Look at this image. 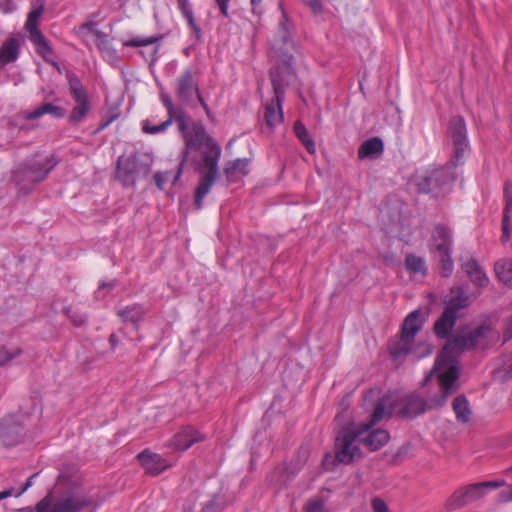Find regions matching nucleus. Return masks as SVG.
Returning a JSON list of instances; mask_svg holds the SVG:
<instances>
[{
  "instance_id": "f257e3e1",
  "label": "nucleus",
  "mask_w": 512,
  "mask_h": 512,
  "mask_svg": "<svg viewBox=\"0 0 512 512\" xmlns=\"http://www.w3.org/2000/svg\"><path fill=\"white\" fill-rule=\"evenodd\" d=\"M178 131L184 142L174 181H178L183 173L184 166L191 162L195 170L202 174L195 192V207L202 208V200L209 193L218 175V162L222 149L220 145L206 131L205 127L192 121L184 112L175 116Z\"/></svg>"
},
{
  "instance_id": "f03ea898",
  "label": "nucleus",
  "mask_w": 512,
  "mask_h": 512,
  "mask_svg": "<svg viewBox=\"0 0 512 512\" xmlns=\"http://www.w3.org/2000/svg\"><path fill=\"white\" fill-rule=\"evenodd\" d=\"M493 330L481 325L473 330H465L448 340L438 355L432 372L437 373L441 391L427 402L428 409L444 406L448 397L455 391L459 377L457 357L464 350L486 348L494 340Z\"/></svg>"
},
{
  "instance_id": "7ed1b4c3",
  "label": "nucleus",
  "mask_w": 512,
  "mask_h": 512,
  "mask_svg": "<svg viewBox=\"0 0 512 512\" xmlns=\"http://www.w3.org/2000/svg\"><path fill=\"white\" fill-rule=\"evenodd\" d=\"M100 502L91 493V490L81 486L72 485L62 495L53 501L52 493L49 492L38 502L40 512H81L89 508H97Z\"/></svg>"
},
{
  "instance_id": "20e7f679",
  "label": "nucleus",
  "mask_w": 512,
  "mask_h": 512,
  "mask_svg": "<svg viewBox=\"0 0 512 512\" xmlns=\"http://www.w3.org/2000/svg\"><path fill=\"white\" fill-rule=\"evenodd\" d=\"M292 74L289 65L274 68L270 72L275 96L265 105L264 120L271 130L283 122L282 104L284 102L285 85Z\"/></svg>"
},
{
  "instance_id": "39448f33",
  "label": "nucleus",
  "mask_w": 512,
  "mask_h": 512,
  "mask_svg": "<svg viewBox=\"0 0 512 512\" xmlns=\"http://www.w3.org/2000/svg\"><path fill=\"white\" fill-rule=\"evenodd\" d=\"M453 234L449 227L437 224L431 231L428 248L431 256L439 263L440 274L449 277L454 269L452 259Z\"/></svg>"
},
{
  "instance_id": "423d86ee",
  "label": "nucleus",
  "mask_w": 512,
  "mask_h": 512,
  "mask_svg": "<svg viewBox=\"0 0 512 512\" xmlns=\"http://www.w3.org/2000/svg\"><path fill=\"white\" fill-rule=\"evenodd\" d=\"M57 165L53 155H35L33 158L17 166L13 171L14 181L23 187L33 186L46 179Z\"/></svg>"
},
{
  "instance_id": "0eeeda50",
  "label": "nucleus",
  "mask_w": 512,
  "mask_h": 512,
  "mask_svg": "<svg viewBox=\"0 0 512 512\" xmlns=\"http://www.w3.org/2000/svg\"><path fill=\"white\" fill-rule=\"evenodd\" d=\"M366 433L359 425L343 429L336 437L335 456L344 464H350L362 457L359 447L361 436Z\"/></svg>"
},
{
  "instance_id": "6e6552de",
  "label": "nucleus",
  "mask_w": 512,
  "mask_h": 512,
  "mask_svg": "<svg viewBox=\"0 0 512 512\" xmlns=\"http://www.w3.org/2000/svg\"><path fill=\"white\" fill-rule=\"evenodd\" d=\"M455 179L454 164L427 170L419 177L417 185L424 193L439 194L445 191Z\"/></svg>"
},
{
  "instance_id": "1a4fd4ad",
  "label": "nucleus",
  "mask_w": 512,
  "mask_h": 512,
  "mask_svg": "<svg viewBox=\"0 0 512 512\" xmlns=\"http://www.w3.org/2000/svg\"><path fill=\"white\" fill-rule=\"evenodd\" d=\"M67 78L69 92L73 100L76 102V105L72 108L68 116V121L72 125H77L86 118L91 110V104L80 79L73 73L68 74Z\"/></svg>"
},
{
  "instance_id": "9d476101",
  "label": "nucleus",
  "mask_w": 512,
  "mask_h": 512,
  "mask_svg": "<svg viewBox=\"0 0 512 512\" xmlns=\"http://www.w3.org/2000/svg\"><path fill=\"white\" fill-rule=\"evenodd\" d=\"M43 11V5L34 7L28 14L25 29L29 33V39L35 46L37 53L41 55L46 62H51L53 65H56L55 62L51 61V56L53 54L52 48L45 36L38 29L39 19L43 14Z\"/></svg>"
},
{
  "instance_id": "9b49d317",
  "label": "nucleus",
  "mask_w": 512,
  "mask_h": 512,
  "mask_svg": "<svg viewBox=\"0 0 512 512\" xmlns=\"http://www.w3.org/2000/svg\"><path fill=\"white\" fill-rule=\"evenodd\" d=\"M145 174L148 168L142 166L136 155L129 157L120 156L116 165V179L124 186H135L141 172Z\"/></svg>"
},
{
  "instance_id": "f8f14e48",
  "label": "nucleus",
  "mask_w": 512,
  "mask_h": 512,
  "mask_svg": "<svg viewBox=\"0 0 512 512\" xmlns=\"http://www.w3.org/2000/svg\"><path fill=\"white\" fill-rule=\"evenodd\" d=\"M449 133L455 149V158L458 162L468 147L466 124L462 117L455 116L450 120Z\"/></svg>"
},
{
  "instance_id": "ddd939ff",
  "label": "nucleus",
  "mask_w": 512,
  "mask_h": 512,
  "mask_svg": "<svg viewBox=\"0 0 512 512\" xmlns=\"http://www.w3.org/2000/svg\"><path fill=\"white\" fill-rule=\"evenodd\" d=\"M205 440V435L193 427L187 426L181 429L170 440L169 445L176 450L185 451L195 443Z\"/></svg>"
},
{
  "instance_id": "4468645a",
  "label": "nucleus",
  "mask_w": 512,
  "mask_h": 512,
  "mask_svg": "<svg viewBox=\"0 0 512 512\" xmlns=\"http://www.w3.org/2000/svg\"><path fill=\"white\" fill-rule=\"evenodd\" d=\"M199 87L194 80V72L191 69H185L176 80V95L183 101L188 103L194 93H198Z\"/></svg>"
},
{
  "instance_id": "2eb2a0df",
  "label": "nucleus",
  "mask_w": 512,
  "mask_h": 512,
  "mask_svg": "<svg viewBox=\"0 0 512 512\" xmlns=\"http://www.w3.org/2000/svg\"><path fill=\"white\" fill-rule=\"evenodd\" d=\"M399 404V414L402 417L413 419L426 411L427 402L419 395L415 393L407 394L403 396Z\"/></svg>"
},
{
  "instance_id": "dca6fc26",
  "label": "nucleus",
  "mask_w": 512,
  "mask_h": 512,
  "mask_svg": "<svg viewBox=\"0 0 512 512\" xmlns=\"http://www.w3.org/2000/svg\"><path fill=\"white\" fill-rule=\"evenodd\" d=\"M142 466L146 472L152 475H158L170 465L161 455L144 450L138 454Z\"/></svg>"
},
{
  "instance_id": "f3484780",
  "label": "nucleus",
  "mask_w": 512,
  "mask_h": 512,
  "mask_svg": "<svg viewBox=\"0 0 512 512\" xmlns=\"http://www.w3.org/2000/svg\"><path fill=\"white\" fill-rule=\"evenodd\" d=\"M505 207L501 225V241L506 243L510 239L512 230V182H507L504 188Z\"/></svg>"
},
{
  "instance_id": "a211bd4d",
  "label": "nucleus",
  "mask_w": 512,
  "mask_h": 512,
  "mask_svg": "<svg viewBox=\"0 0 512 512\" xmlns=\"http://www.w3.org/2000/svg\"><path fill=\"white\" fill-rule=\"evenodd\" d=\"M392 411V398L390 395L384 396L380 399L373 411L371 419L366 423L359 424V426L365 431H369L374 425L383 420L386 416H389Z\"/></svg>"
},
{
  "instance_id": "6ab92c4d",
  "label": "nucleus",
  "mask_w": 512,
  "mask_h": 512,
  "mask_svg": "<svg viewBox=\"0 0 512 512\" xmlns=\"http://www.w3.org/2000/svg\"><path fill=\"white\" fill-rule=\"evenodd\" d=\"M21 52V41L16 37H9L3 41L0 46V65L5 66L7 64L15 62Z\"/></svg>"
},
{
  "instance_id": "aec40b11",
  "label": "nucleus",
  "mask_w": 512,
  "mask_h": 512,
  "mask_svg": "<svg viewBox=\"0 0 512 512\" xmlns=\"http://www.w3.org/2000/svg\"><path fill=\"white\" fill-rule=\"evenodd\" d=\"M506 482L503 479H496L491 481H485L475 484L467 485L464 488L466 495L470 502H474L482 498L489 489H497L505 486Z\"/></svg>"
},
{
  "instance_id": "412c9836",
  "label": "nucleus",
  "mask_w": 512,
  "mask_h": 512,
  "mask_svg": "<svg viewBox=\"0 0 512 512\" xmlns=\"http://www.w3.org/2000/svg\"><path fill=\"white\" fill-rule=\"evenodd\" d=\"M462 268L475 285L479 287H486L489 284V279L486 273L474 258L467 259L462 264Z\"/></svg>"
},
{
  "instance_id": "4be33fe9",
  "label": "nucleus",
  "mask_w": 512,
  "mask_h": 512,
  "mask_svg": "<svg viewBox=\"0 0 512 512\" xmlns=\"http://www.w3.org/2000/svg\"><path fill=\"white\" fill-rule=\"evenodd\" d=\"M366 436H361L362 444L370 451H376L386 445L390 439L389 433L384 429L367 431Z\"/></svg>"
},
{
  "instance_id": "5701e85b",
  "label": "nucleus",
  "mask_w": 512,
  "mask_h": 512,
  "mask_svg": "<svg viewBox=\"0 0 512 512\" xmlns=\"http://www.w3.org/2000/svg\"><path fill=\"white\" fill-rule=\"evenodd\" d=\"M470 304L469 297L460 287H454L450 290L449 299L447 300L446 310H450L453 314L459 316V311L466 308Z\"/></svg>"
},
{
  "instance_id": "b1692460",
  "label": "nucleus",
  "mask_w": 512,
  "mask_h": 512,
  "mask_svg": "<svg viewBox=\"0 0 512 512\" xmlns=\"http://www.w3.org/2000/svg\"><path fill=\"white\" fill-rule=\"evenodd\" d=\"M415 337L402 333L399 339L393 340L389 344V351L394 358H399L413 351Z\"/></svg>"
},
{
  "instance_id": "393cba45",
  "label": "nucleus",
  "mask_w": 512,
  "mask_h": 512,
  "mask_svg": "<svg viewBox=\"0 0 512 512\" xmlns=\"http://www.w3.org/2000/svg\"><path fill=\"white\" fill-rule=\"evenodd\" d=\"M384 144L378 137L370 138L364 141L358 149V157L364 158H377L383 153Z\"/></svg>"
},
{
  "instance_id": "a878e982",
  "label": "nucleus",
  "mask_w": 512,
  "mask_h": 512,
  "mask_svg": "<svg viewBox=\"0 0 512 512\" xmlns=\"http://www.w3.org/2000/svg\"><path fill=\"white\" fill-rule=\"evenodd\" d=\"M452 409L459 423H468L472 416L470 403L465 395H459L452 402Z\"/></svg>"
},
{
  "instance_id": "bb28decb",
  "label": "nucleus",
  "mask_w": 512,
  "mask_h": 512,
  "mask_svg": "<svg viewBox=\"0 0 512 512\" xmlns=\"http://www.w3.org/2000/svg\"><path fill=\"white\" fill-rule=\"evenodd\" d=\"M457 317L450 310L444 309L441 317L434 324L435 334L440 338H445L452 330Z\"/></svg>"
},
{
  "instance_id": "cd10ccee",
  "label": "nucleus",
  "mask_w": 512,
  "mask_h": 512,
  "mask_svg": "<svg viewBox=\"0 0 512 512\" xmlns=\"http://www.w3.org/2000/svg\"><path fill=\"white\" fill-rule=\"evenodd\" d=\"M405 267L413 275L425 277L427 275V266L425 259L413 253H409L405 258Z\"/></svg>"
},
{
  "instance_id": "c85d7f7f",
  "label": "nucleus",
  "mask_w": 512,
  "mask_h": 512,
  "mask_svg": "<svg viewBox=\"0 0 512 512\" xmlns=\"http://www.w3.org/2000/svg\"><path fill=\"white\" fill-rule=\"evenodd\" d=\"M44 114H51L56 118H62L64 117V110L52 103H44L33 111L27 113L25 115V119L34 120L43 116Z\"/></svg>"
},
{
  "instance_id": "c756f323",
  "label": "nucleus",
  "mask_w": 512,
  "mask_h": 512,
  "mask_svg": "<svg viewBox=\"0 0 512 512\" xmlns=\"http://www.w3.org/2000/svg\"><path fill=\"white\" fill-rule=\"evenodd\" d=\"M117 314L124 322H131L135 324L143 319L145 310L141 305L133 304L123 309H119Z\"/></svg>"
},
{
  "instance_id": "7c9ffc66",
  "label": "nucleus",
  "mask_w": 512,
  "mask_h": 512,
  "mask_svg": "<svg viewBox=\"0 0 512 512\" xmlns=\"http://www.w3.org/2000/svg\"><path fill=\"white\" fill-rule=\"evenodd\" d=\"M495 273L498 279L512 288V259H501L495 263Z\"/></svg>"
},
{
  "instance_id": "2f4dec72",
  "label": "nucleus",
  "mask_w": 512,
  "mask_h": 512,
  "mask_svg": "<svg viewBox=\"0 0 512 512\" xmlns=\"http://www.w3.org/2000/svg\"><path fill=\"white\" fill-rule=\"evenodd\" d=\"M419 316V310L408 314L403 322L401 332L415 337L422 327V320L419 319Z\"/></svg>"
},
{
  "instance_id": "473e14b6",
  "label": "nucleus",
  "mask_w": 512,
  "mask_h": 512,
  "mask_svg": "<svg viewBox=\"0 0 512 512\" xmlns=\"http://www.w3.org/2000/svg\"><path fill=\"white\" fill-rule=\"evenodd\" d=\"M225 175L230 178H237L248 173V161L246 159H236L229 162L224 168Z\"/></svg>"
},
{
  "instance_id": "72a5a7b5",
  "label": "nucleus",
  "mask_w": 512,
  "mask_h": 512,
  "mask_svg": "<svg viewBox=\"0 0 512 512\" xmlns=\"http://www.w3.org/2000/svg\"><path fill=\"white\" fill-rule=\"evenodd\" d=\"M294 132L297 136V138L302 142V144L305 146L306 150L310 154H314L316 151L315 143L313 139L311 138L308 130L304 126V124L300 121H296L294 124Z\"/></svg>"
},
{
  "instance_id": "f704fd0d",
  "label": "nucleus",
  "mask_w": 512,
  "mask_h": 512,
  "mask_svg": "<svg viewBox=\"0 0 512 512\" xmlns=\"http://www.w3.org/2000/svg\"><path fill=\"white\" fill-rule=\"evenodd\" d=\"M178 7L183 15V17L187 20L189 26L192 28V30L195 32L197 36L200 35L201 29L197 25L192 7L189 3V0H177Z\"/></svg>"
},
{
  "instance_id": "c9c22d12",
  "label": "nucleus",
  "mask_w": 512,
  "mask_h": 512,
  "mask_svg": "<svg viewBox=\"0 0 512 512\" xmlns=\"http://www.w3.org/2000/svg\"><path fill=\"white\" fill-rule=\"evenodd\" d=\"M471 503L465 493L464 488L456 490L446 501V507L450 510H455L464 507Z\"/></svg>"
},
{
  "instance_id": "e433bc0d",
  "label": "nucleus",
  "mask_w": 512,
  "mask_h": 512,
  "mask_svg": "<svg viewBox=\"0 0 512 512\" xmlns=\"http://www.w3.org/2000/svg\"><path fill=\"white\" fill-rule=\"evenodd\" d=\"M38 475V473H35L33 475H31L28 480L26 481V483L20 487V488H15V487H9V488H6L2 491H0V501L6 499V498H9V497H20L29 487L32 486L33 484V479Z\"/></svg>"
},
{
  "instance_id": "4c0bfd02",
  "label": "nucleus",
  "mask_w": 512,
  "mask_h": 512,
  "mask_svg": "<svg viewBox=\"0 0 512 512\" xmlns=\"http://www.w3.org/2000/svg\"><path fill=\"white\" fill-rule=\"evenodd\" d=\"M162 39V36H136L132 39L123 41V46L125 47H145L159 42Z\"/></svg>"
},
{
  "instance_id": "58836bf2",
  "label": "nucleus",
  "mask_w": 512,
  "mask_h": 512,
  "mask_svg": "<svg viewBox=\"0 0 512 512\" xmlns=\"http://www.w3.org/2000/svg\"><path fill=\"white\" fill-rule=\"evenodd\" d=\"M172 118H168L166 121L159 125H154L150 120H144L142 122V131L146 134H158L167 130V128L174 122Z\"/></svg>"
},
{
  "instance_id": "ea45409f",
  "label": "nucleus",
  "mask_w": 512,
  "mask_h": 512,
  "mask_svg": "<svg viewBox=\"0 0 512 512\" xmlns=\"http://www.w3.org/2000/svg\"><path fill=\"white\" fill-rule=\"evenodd\" d=\"M96 45L104 53L116 56V51L111 47L110 41L105 33L96 31Z\"/></svg>"
},
{
  "instance_id": "a19ab883",
  "label": "nucleus",
  "mask_w": 512,
  "mask_h": 512,
  "mask_svg": "<svg viewBox=\"0 0 512 512\" xmlns=\"http://www.w3.org/2000/svg\"><path fill=\"white\" fill-rule=\"evenodd\" d=\"M280 9L282 11V17L280 21V32L282 33V38L286 40L290 35V30L292 28V23L288 19V15L284 10L282 4H280Z\"/></svg>"
},
{
  "instance_id": "79ce46f5",
  "label": "nucleus",
  "mask_w": 512,
  "mask_h": 512,
  "mask_svg": "<svg viewBox=\"0 0 512 512\" xmlns=\"http://www.w3.org/2000/svg\"><path fill=\"white\" fill-rule=\"evenodd\" d=\"M21 349L17 348L13 351H9L6 347L0 348V366L5 365L15 357L21 354Z\"/></svg>"
},
{
  "instance_id": "37998d69",
  "label": "nucleus",
  "mask_w": 512,
  "mask_h": 512,
  "mask_svg": "<svg viewBox=\"0 0 512 512\" xmlns=\"http://www.w3.org/2000/svg\"><path fill=\"white\" fill-rule=\"evenodd\" d=\"M176 173L173 175V178L175 177ZM172 172L166 171V172H157L154 175V181L156 186L162 190L164 188V185L171 179ZM176 181L173 180V183Z\"/></svg>"
},
{
  "instance_id": "c03bdc74",
  "label": "nucleus",
  "mask_w": 512,
  "mask_h": 512,
  "mask_svg": "<svg viewBox=\"0 0 512 512\" xmlns=\"http://www.w3.org/2000/svg\"><path fill=\"white\" fill-rule=\"evenodd\" d=\"M67 316L76 326H81L86 322V316L76 310L67 309Z\"/></svg>"
},
{
  "instance_id": "a18cd8bd",
  "label": "nucleus",
  "mask_w": 512,
  "mask_h": 512,
  "mask_svg": "<svg viewBox=\"0 0 512 512\" xmlns=\"http://www.w3.org/2000/svg\"><path fill=\"white\" fill-rule=\"evenodd\" d=\"M324 502L321 499H312L305 506V512H324Z\"/></svg>"
},
{
  "instance_id": "49530a36",
  "label": "nucleus",
  "mask_w": 512,
  "mask_h": 512,
  "mask_svg": "<svg viewBox=\"0 0 512 512\" xmlns=\"http://www.w3.org/2000/svg\"><path fill=\"white\" fill-rule=\"evenodd\" d=\"M373 512H390L387 504L381 498H373L371 502Z\"/></svg>"
},
{
  "instance_id": "de8ad7c7",
  "label": "nucleus",
  "mask_w": 512,
  "mask_h": 512,
  "mask_svg": "<svg viewBox=\"0 0 512 512\" xmlns=\"http://www.w3.org/2000/svg\"><path fill=\"white\" fill-rule=\"evenodd\" d=\"M498 502H500V503L512 502V485L509 486L507 489L499 492Z\"/></svg>"
},
{
  "instance_id": "09e8293b",
  "label": "nucleus",
  "mask_w": 512,
  "mask_h": 512,
  "mask_svg": "<svg viewBox=\"0 0 512 512\" xmlns=\"http://www.w3.org/2000/svg\"><path fill=\"white\" fill-rule=\"evenodd\" d=\"M163 103H164L165 107L167 108L168 118H172L173 120H175V116L180 111H178V112L175 111L174 105L168 97L163 99Z\"/></svg>"
},
{
  "instance_id": "8fccbe9b",
  "label": "nucleus",
  "mask_w": 512,
  "mask_h": 512,
  "mask_svg": "<svg viewBox=\"0 0 512 512\" xmlns=\"http://www.w3.org/2000/svg\"><path fill=\"white\" fill-rule=\"evenodd\" d=\"M115 287L114 282H108V283H101L99 286V289L96 291V298L103 299L105 297V294L103 293L104 289L112 290Z\"/></svg>"
},
{
  "instance_id": "3c124183",
  "label": "nucleus",
  "mask_w": 512,
  "mask_h": 512,
  "mask_svg": "<svg viewBox=\"0 0 512 512\" xmlns=\"http://www.w3.org/2000/svg\"><path fill=\"white\" fill-rule=\"evenodd\" d=\"M215 1H216L217 6L220 9L221 14L227 18L229 16L228 9H229V3L231 0H215Z\"/></svg>"
},
{
  "instance_id": "603ef678",
  "label": "nucleus",
  "mask_w": 512,
  "mask_h": 512,
  "mask_svg": "<svg viewBox=\"0 0 512 512\" xmlns=\"http://www.w3.org/2000/svg\"><path fill=\"white\" fill-rule=\"evenodd\" d=\"M16 9V6L11 0H5V3H0V10L7 14L11 13Z\"/></svg>"
},
{
  "instance_id": "864d4df0",
  "label": "nucleus",
  "mask_w": 512,
  "mask_h": 512,
  "mask_svg": "<svg viewBox=\"0 0 512 512\" xmlns=\"http://www.w3.org/2000/svg\"><path fill=\"white\" fill-rule=\"evenodd\" d=\"M505 341L512 338V316L507 320L504 330Z\"/></svg>"
},
{
  "instance_id": "5fc2aeb1",
  "label": "nucleus",
  "mask_w": 512,
  "mask_h": 512,
  "mask_svg": "<svg viewBox=\"0 0 512 512\" xmlns=\"http://www.w3.org/2000/svg\"><path fill=\"white\" fill-rule=\"evenodd\" d=\"M308 4L315 13H320L322 11V4L319 0H311Z\"/></svg>"
},
{
  "instance_id": "6e6d98bb",
  "label": "nucleus",
  "mask_w": 512,
  "mask_h": 512,
  "mask_svg": "<svg viewBox=\"0 0 512 512\" xmlns=\"http://www.w3.org/2000/svg\"><path fill=\"white\" fill-rule=\"evenodd\" d=\"M263 0H251L252 11L257 14H261V4Z\"/></svg>"
},
{
  "instance_id": "4d7b16f0",
  "label": "nucleus",
  "mask_w": 512,
  "mask_h": 512,
  "mask_svg": "<svg viewBox=\"0 0 512 512\" xmlns=\"http://www.w3.org/2000/svg\"><path fill=\"white\" fill-rule=\"evenodd\" d=\"M195 94L197 95V98H198L201 106L206 111V114L209 116L210 115V109H209L207 103L205 102V100L203 99V97L201 96L200 91L198 90V93H195Z\"/></svg>"
},
{
  "instance_id": "13d9d810",
  "label": "nucleus",
  "mask_w": 512,
  "mask_h": 512,
  "mask_svg": "<svg viewBox=\"0 0 512 512\" xmlns=\"http://www.w3.org/2000/svg\"><path fill=\"white\" fill-rule=\"evenodd\" d=\"M109 342L111 344L112 349H115L119 344V338L116 334L112 333L109 337Z\"/></svg>"
},
{
  "instance_id": "bf43d9fd",
  "label": "nucleus",
  "mask_w": 512,
  "mask_h": 512,
  "mask_svg": "<svg viewBox=\"0 0 512 512\" xmlns=\"http://www.w3.org/2000/svg\"><path fill=\"white\" fill-rule=\"evenodd\" d=\"M423 347H424V352L422 354L418 355L417 357H422V356L429 355L432 353V347L430 344H424Z\"/></svg>"
},
{
  "instance_id": "052dcab7",
  "label": "nucleus",
  "mask_w": 512,
  "mask_h": 512,
  "mask_svg": "<svg viewBox=\"0 0 512 512\" xmlns=\"http://www.w3.org/2000/svg\"><path fill=\"white\" fill-rule=\"evenodd\" d=\"M20 512H40L38 510V503L36 504L34 509H32V508H25V509H22Z\"/></svg>"
},
{
  "instance_id": "680f3d73",
  "label": "nucleus",
  "mask_w": 512,
  "mask_h": 512,
  "mask_svg": "<svg viewBox=\"0 0 512 512\" xmlns=\"http://www.w3.org/2000/svg\"><path fill=\"white\" fill-rule=\"evenodd\" d=\"M5 426L3 424L0 425V435L4 434Z\"/></svg>"
}]
</instances>
